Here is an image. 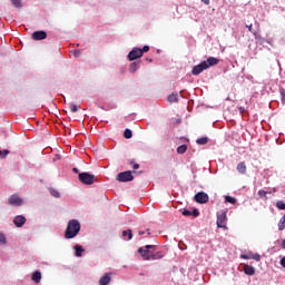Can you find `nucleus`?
Instances as JSON below:
<instances>
[{
	"mask_svg": "<svg viewBox=\"0 0 285 285\" xmlns=\"http://www.w3.org/2000/svg\"><path fill=\"white\" fill-rule=\"evenodd\" d=\"M217 63H219L218 58L209 57V58H207V60L202 61L200 63L194 66V68L191 70V75L197 77V76L202 75V72H204V70H208V68H213V66H217Z\"/></svg>",
	"mask_w": 285,
	"mask_h": 285,
	"instance_id": "nucleus-1",
	"label": "nucleus"
},
{
	"mask_svg": "<svg viewBox=\"0 0 285 285\" xmlns=\"http://www.w3.org/2000/svg\"><path fill=\"white\" fill-rule=\"evenodd\" d=\"M79 230H81V223L77 219L69 220L65 230V238L75 239V236L79 235Z\"/></svg>",
	"mask_w": 285,
	"mask_h": 285,
	"instance_id": "nucleus-2",
	"label": "nucleus"
},
{
	"mask_svg": "<svg viewBox=\"0 0 285 285\" xmlns=\"http://www.w3.org/2000/svg\"><path fill=\"white\" fill-rule=\"evenodd\" d=\"M157 250V246L155 245H147L145 247H140L138 253H140L142 259L150 261L154 253Z\"/></svg>",
	"mask_w": 285,
	"mask_h": 285,
	"instance_id": "nucleus-3",
	"label": "nucleus"
},
{
	"mask_svg": "<svg viewBox=\"0 0 285 285\" xmlns=\"http://www.w3.org/2000/svg\"><path fill=\"white\" fill-rule=\"evenodd\" d=\"M227 219H228V217H227V212L226 210L218 212L217 213V220H216L217 228H224V230H228V226H226Z\"/></svg>",
	"mask_w": 285,
	"mask_h": 285,
	"instance_id": "nucleus-4",
	"label": "nucleus"
},
{
	"mask_svg": "<svg viewBox=\"0 0 285 285\" xmlns=\"http://www.w3.org/2000/svg\"><path fill=\"white\" fill-rule=\"evenodd\" d=\"M79 181L85 186H92L95 184V175L89 173H80L78 175Z\"/></svg>",
	"mask_w": 285,
	"mask_h": 285,
	"instance_id": "nucleus-5",
	"label": "nucleus"
},
{
	"mask_svg": "<svg viewBox=\"0 0 285 285\" xmlns=\"http://www.w3.org/2000/svg\"><path fill=\"white\" fill-rule=\"evenodd\" d=\"M132 179H135V176H132V171L128 170V171H121L116 176V181H132Z\"/></svg>",
	"mask_w": 285,
	"mask_h": 285,
	"instance_id": "nucleus-6",
	"label": "nucleus"
},
{
	"mask_svg": "<svg viewBox=\"0 0 285 285\" xmlns=\"http://www.w3.org/2000/svg\"><path fill=\"white\" fill-rule=\"evenodd\" d=\"M210 197L205 191H198L194 196L196 204H208Z\"/></svg>",
	"mask_w": 285,
	"mask_h": 285,
	"instance_id": "nucleus-7",
	"label": "nucleus"
},
{
	"mask_svg": "<svg viewBox=\"0 0 285 285\" xmlns=\"http://www.w3.org/2000/svg\"><path fill=\"white\" fill-rule=\"evenodd\" d=\"M127 57H128L129 61H135L136 59H141V57H144V56H142L141 49L135 47L130 50V52L128 53Z\"/></svg>",
	"mask_w": 285,
	"mask_h": 285,
	"instance_id": "nucleus-8",
	"label": "nucleus"
},
{
	"mask_svg": "<svg viewBox=\"0 0 285 285\" xmlns=\"http://www.w3.org/2000/svg\"><path fill=\"white\" fill-rule=\"evenodd\" d=\"M9 206H22L23 198H20L18 194H13L8 198Z\"/></svg>",
	"mask_w": 285,
	"mask_h": 285,
	"instance_id": "nucleus-9",
	"label": "nucleus"
},
{
	"mask_svg": "<svg viewBox=\"0 0 285 285\" xmlns=\"http://www.w3.org/2000/svg\"><path fill=\"white\" fill-rule=\"evenodd\" d=\"M31 38L33 41H43V39H48V33L46 31H36L32 33Z\"/></svg>",
	"mask_w": 285,
	"mask_h": 285,
	"instance_id": "nucleus-10",
	"label": "nucleus"
},
{
	"mask_svg": "<svg viewBox=\"0 0 285 285\" xmlns=\"http://www.w3.org/2000/svg\"><path fill=\"white\" fill-rule=\"evenodd\" d=\"M27 219L23 215H18L13 219V224L17 228H22V226L26 224Z\"/></svg>",
	"mask_w": 285,
	"mask_h": 285,
	"instance_id": "nucleus-11",
	"label": "nucleus"
},
{
	"mask_svg": "<svg viewBox=\"0 0 285 285\" xmlns=\"http://www.w3.org/2000/svg\"><path fill=\"white\" fill-rule=\"evenodd\" d=\"M184 217H194L196 218L199 215V209L194 208V209H184L183 210Z\"/></svg>",
	"mask_w": 285,
	"mask_h": 285,
	"instance_id": "nucleus-12",
	"label": "nucleus"
},
{
	"mask_svg": "<svg viewBox=\"0 0 285 285\" xmlns=\"http://www.w3.org/2000/svg\"><path fill=\"white\" fill-rule=\"evenodd\" d=\"M112 274L110 273H106L104 276L100 277L98 284L99 285H108L110 284L111 279H112Z\"/></svg>",
	"mask_w": 285,
	"mask_h": 285,
	"instance_id": "nucleus-13",
	"label": "nucleus"
},
{
	"mask_svg": "<svg viewBox=\"0 0 285 285\" xmlns=\"http://www.w3.org/2000/svg\"><path fill=\"white\" fill-rule=\"evenodd\" d=\"M32 282H35V284H39L41 282V272L36 271L32 276H31Z\"/></svg>",
	"mask_w": 285,
	"mask_h": 285,
	"instance_id": "nucleus-14",
	"label": "nucleus"
},
{
	"mask_svg": "<svg viewBox=\"0 0 285 285\" xmlns=\"http://www.w3.org/2000/svg\"><path fill=\"white\" fill-rule=\"evenodd\" d=\"M244 273L245 275H255V267L250 265H245Z\"/></svg>",
	"mask_w": 285,
	"mask_h": 285,
	"instance_id": "nucleus-15",
	"label": "nucleus"
},
{
	"mask_svg": "<svg viewBox=\"0 0 285 285\" xmlns=\"http://www.w3.org/2000/svg\"><path fill=\"white\" fill-rule=\"evenodd\" d=\"M167 101L169 104H177V101H179V99L177 98V94H171L167 97Z\"/></svg>",
	"mask_w": 285,
	"mask_h": 285,
	"instance_id": "nucleus-16",
	"label": "nucleus"
},
{
	"mask_svg": "<svg viewBox=\"0 0 285 285\" xmlns=\"http://www.w3.org/2000/svg\"><path fill=\"white\" fill-rule=\"evenodd\" d=\"M196 144L198 146H206V144H208V137H200L196 140Z\"/></svg>",
	"mask_w": 285,
	"mask_h": 285,
	"instance_id": "nucleus-17",
	"label": "nucleus"
},
{
	"mask_svg": "<svg viewBox=\"0 0 285 285\" xmlns=\"http://www.w3.org/2000/svg\"><path fill=\"white\" fill-rule=\"evenodd\" d=\"M237 170H238V173H240V175L246 174V164L239 163V164L237 165Z\"/></svg>",
	"mask_w": 285,
	"mask_h": 285,
	"instance_id": "nucleus-18",
	"label": "nucleus"
},
{
	"mask_svg": "<svg viewBox=\"0 0 285 285\" xmlns=\"http://www.w3.org/2000/svg\"><path fill=\"white\" fill-rule=\"evenodd\" d=\"M225 202L226 204H237V198L233 197V196H225Z\"/></svg>",
	"mask_w": 285,
	"mask_h": 285,
	"instance_id": "nucleus-19",
	"label": "nucleus"
},
{
	"mask_svg": "<svg viewBox=\"0 0 285 285\" xmlns=\"http://www.w3.org/2000/svg\"><path fill=\"white\" fill-rule=\"evenodd\" d=\"M138 69H139V62H132L129 66V72H137Z\"/></svg>",
	"mask_w": 285,
	"mask_h": 285,
	"instance_id": "nucleus-20",
	"label": "nucleus"
},
{
	"mask_svg": "<svg viewBox=\"0 0 285 285\" xmlns=\"http://www.w3.org/2000/svg\"><path fill=\"white\" fill-rule=\"evenodd\" d=\"M122 237H124V239H126V237H128V239H132V229L124 230Z\"/></svg>",
	"mask_w": 285,
	"mask_h": 285,
	"instance_id": "nucleus-21",
	"label": "nucleus"
},
{
	"mask_svg": "<svg viewBox=\"0 0 285 285\" xmlns=\"http://www.w3.org/2000/svg\"><path fill=\"white\" fill-rule=\"evenodd\" d=\"M285 229V215L278 222V230Z\"/></svg>",
	"mask_w": 285,
	"mask_h": 285,
	"instance_id": "nucleus-22",
	"label": "nucleus"
},
{
	"mask_svg": "<svg viewBox=\"0 0 285 285\" xmlns=\"http://www.w3.org/2000/svg\"><path fill=\"white\" fill-rule=\"evenodd\" d=\"M10 155V150L8 149H0V159H6V157H8Z\"/></svg>",
	"mask_w": 285,
	"mask_h": 285,
	"instance_id": "nucleus-23",
	"label": "nucleus"
},
{
	"mask_svg": "<svg viewBox=\"0 0 285 285\" xmlns=\"http://www.w3.org/2000/svg\"><path fill=\"white\" fill-rule=\"evenodd\" d=\"M83 253V247H81L80 245L76 246V257H81Z\"/></svg>",
	"mask_w": 285,
	"mask_h": 285,
	"instance_id": "nucleus-24",
	"label": "nucleus"
},
{
	"mask_svg": "<svg viewBox=\"0 0 285 285\" xmlns=\"http://www.w3.org/2000/svg\"><path fill=\"white\" fill-rule=\"evenodd\" d=\"M125 139H132V130L126 129L124 132Z\"/></svg>",
	"mask_w": 285,
	"mask_h": 285,
	"instance_id": "nucleus-25",
	"label": "nucleus"
},
{
	"mask_svg": "<svg viewBox=\"0 0 285 285\" xmlns=\"http://www.w3.org/2000/svg\"><path fill=\"white\" fill-rule=\"evenodd\" d=\"M276 208H278V210H285V203H284V200H278L276 203Z\"/></svg>",
	"mask_w": 285,
	"mask_h": 285,
	"instance_id": "nucleus-26",
	"label": "nucleus"
},
{
	"mask_svg": "<svg viewBox=\"0 0 285 285\" xmlns=\"http://www.w3.org/2000/svg\"><path fill=\"white\" fill-rule=\"evenodd\" d=\"M12 6H14V8H22V3L21 0H10Z\"/></svg>",
	"mask_w": 285,
	"mask_h": 285,
	"instance_id": "nucleus-27",
	"label": "nucleus"
},
{
	"mask_svg": "<svg viewBox=\"0 0 285 285\" xmlns=\"http://www.w3.org/2000/svg\"><path fill=\"white\" fill-rule=\"evenodd\" d=\"M69 110H70L71 112H78L79 106H77V105H75V104H70V105H69Z\"/></svg>",
	"mask_w": 285,
	"mask_h": 285,
	"instance_id": "nucleus-28",
	"label": "nucleus"
},
{
	"mask_svg": "<svg viewBox=\"0 0 285 285\" xmlns=\"http://www.w3.org/2000/svg\"><path fill=\"white\" fill-rule=\"evenodd\" d=\"M188 150V145H180L179 146V155H184Z\"/></svg>",
	"mask_w": 285,
	"mask_h": 285,
	"instance_id": "nucleus-29",
	"label": "nucleus"
},
{
	"mask_svg": "<svg viewBox=\"0 0 285 285\" xmlns=\"http://www.w3.org/2000/svg\"><path fill=\"white\" fill-rule=\"evenodd\" d=\"M179 124V118H171L169 120V126H177Z\"/></svg>",
	"mask_w": 285,
	"mask_h": 285,
	"instance_id": "nucleus-30",
	"label": "nucleus"
},
{
	"mask_svg": "<svg viewBox=\"0 0 285 285\" xmlns=\"http://www.w3.org/2000/svg\"><path fill=\"white\" fill-rule=\"evenodd\" d=\"M266 195H268V193L264 189H259L258 190V197H261L262 199H264V197H266Z\"/></svg>",
	"mask_w": 285,
	"mask_h": 285,
	"instance_id": "nucleus-31",
	"label": "nucleus"
},
{
	"mask_svg": "<svg viewBox=\"0 0 285 285\" xmlns=\"http://www.w3.org/2000/svg\"><path fill=\"white\" fill-rule=\"evenodd\" d=\"M161 254L159 252L155 253L151 255V259H161Z\"/></svg>",
	"mask_w": 285,
	"mask_h": 285,
	"instance_id": "nucleus-32",
	"label": "nucleus"
},
{
	"mask_svg": "<svg viewBox=\"0 0 285 285\" xmlns=\"http://www.w3.org/2000/svg\"><path fill=\"white\" fill-rule=\"evenodd\" d=\"M252 259H254L255 262H259L262 259V256L259 254L252 253Z\"/></svg>",
	"mask_w": 285,
	"mask_h": 285,
	"instance_id": "nucleus-33",
	"label": "nucleus"
},
{
	"mask_svg": "<svg viewBox=\"0 0 285 285\" xmlns=\"http://www.w3.org/2000/svg\"><path fill=\"white\" fill-rule=\"evenodd\" d=\"M52 197L59 198L61 195L57 191V189H52L51 191Z\"/></svg>",
	"mask_w": 285,
	"mask_h": 285,
	"instance_id": "nucleus-34",
	"label": "nucleus"
},
{
	"mask_svg": "<svg viewBox=\"0 0 285 285\" xmlns=\"http://www.w3.org/2000/svg\"><path fill=\"white\" fill-rule=\"evenodd\" d=\"M0 244H7L6 235L3 233H0Z\"/></svg>",
	"mask_w": 285,
	"mask_h": 285,
	"instance_id": "nucleus-35",
	"label": "nucleus"
},
{
	"mask_svg": "<svg viewBox=\"0 0 285 285\" xmlns=\"http://www.w3.org/2000/svg\"><path fill=\"white\" fill-rule=\"evenodd\" d=\"M243 259H253L252 253L242 255Z\"/></svg>",
	"mask_w": 285,
	"mask_h": 285,
	"instance_id": "nucleus-36",
	"label": "nucleus"
},
{
	"mask_svg": "<svg viewBox=\"0 0 285 285\" xmlns=\"http://www.w3.org/2000/svg\"><path fill=\"white\" fill-rule=\"evenodd\" d=\"M150 50L149 46H144V48L141 49V52L144 55V52H148Z\"/></svg>",
	"mask_w": 285,
	"mask_h": 285,
	"instance_id": "nucleus-37",
	"label": "nucleus"
},
{
	"mask_svg": "<svg viewBox=\"0 0 285 285\" xmlns=\"http://www.w3.org/2000/svg\"><path fill=\"white\" fill-rule=\"evenodd\" d=\"M246 28L248 29L249 32L255 35V30H253V24H248V26H246Z\"/></svg>",
	"mask_w": 285,
	"mask_h": 285,
	"instance_id": "nucleus-38",
	"label": "nucleus"
},
{
	"mask_svg": "<svg viewBox=\"0 0 285 285\" xmlns=\"http://www.w3.org/2000/svg\"><path fill=\"white\" fill-rule=\"evenodd\" d=\"M238 110H239L240 115H244L246 112V108H244V107H239Z\"/></svg>",
	"mask_w": 285,
	"mask_h": 285,
	"instance_id": "nucleus-39",
	"label": "nucleus"
},
{
	"mask_svg": "<svg viewBox=\"0 0 285 285\" xmlns=\"http://www.w3.org/2000/svg\"><path fill=\"white\" fill-rule=\"evenodd\" d=\"M281 266L285 268V256L281 259Z\"/></svg>",
	"mask_w": 285,
	"mask_h": 285,
	"instance_id": "nucleus-40",
	"label": "nucleus"
},
{
	"mask_svg": "<svg viewBox=\"0 0 285 285\" xmlns=\"http://www.w3.org/2000/svg\"><path fill=\"white\" fill-rule=\"evenodd\" d=\"M203 3H205V6H209L210 0H202Z\"/></svg>",
	"mask_w": 285,
	"mask_h": 285,
	"instance_id": "nucleus-41",
	"label": "nucleus"
},
{
	"mask_svg": "<svg viewBox=\"0 0 285 285\" xmlns=\"http://www.w3.org/2000/svg\"><path fill=\"white\" fill-rule=\"evenodd\" d=\"M72 173L79 174V168L73 167V168H72Z\"/></svg>",
	"mask_w": 285,
	"mask_h": 285,
	"instance_id": "nucleus-42",
	"label": "nucleus"
},
{
	"mask_svg": "<svg viewBox=\"0 0 285 285\" xmlns=\"http://www.w3.org/2000/svg\"><path fill=\"white\" fill-rule=\"evenodd\" d=\"M134 170H138V168H139V164H134Z\"/></svg>",
	"mask_w": 285,
	"mask_h": 285,
	"instance_id": "nucleus-43",
	"label": "nucleus"
},
{
	"mask_svg": "<svg viewBox=\"0 0 285 285\" xmlns=\"http://www.w3.org/2000/svg\"><path fill=\"white\" fill-rule=\"evenodd\" d=\"M79 55H81V51L79 50L75 51V57H79Z\"/></svg>",
	"mask_w": 285,
	"mask_h": 285,
	"instance_id": "nucleus-44",
	"label": "nucleus"
},
{
	"mask_svg": "<svg viewBox=\"0 0 285 285\" xmlns=\"http://www.w3.org/2000/svg\"><path fill=\"white\" fill-rule=\"evenodd\" d=\"M138 235H146V232H144V230H140V232H138Z\"/></svg>",
	"mask_w": 285,
	"mask_h": 285,
	"instance_id": "nucleus-45",
	"label": "nucleus"
},
{
	"mask_svg": "<svg viewBox=\"0 0 285 285\" xmlns=\"http://www.w3.org/2000/svg\"><path fill=\"white\" fill-rule=\"evenodd\" d=\"M128 163H129L130 165H132V164H135V160H128Z\"/></svg>",
	"mask_w": 285,
	"mask_h": 285,
	"instance_id": "nucleus-46",
	"label": "nucleus"
},
{
	"mask_svg": "<svg viewBox=\"0 0 285 285\" xmlns=\"http://www.w3.org/2000/svg\"><path fill=\"white\" fill-rule=\"evenodd\" d=\"M180 97H184V91H180Z\"/></svg>",
	"mask_w": 285,
	"mask_h": 285,
	"instance_id": "nucleus-47",
	"label": "nucleus"
},
{
	"mask_svg": "<svg viewBox=\"0 0 285 285\" xmlns=\"http://www.w3.org/2000/svg\"><path fill=\"white\" fill-rule=\"evenodd\" d=\"M176 153H179V147H177Z\"/></svg>",
	"mask_w": 285,
	"mask_h": 285,
	"instance_id": "nucleus-48",
	"label": "nucleus"
},
{
	"mask_svg": "<svg viewBox=\"0 0 285 285\" xmlns=\"http://www.w3.org/2000/svg\"><path fill=\"white\" fill-rule=\"evenodd\" d=\"M148 235H150V229H147Z\"/></svg>",
	"mask_w": 285,
	"mask_h": 285,
	"instance_id": "nucleus-49",
	"label": "nucleus"
},
{
	"mask_svg": "<svg viewBox=\"0 0 285 285\" xmlns=\"http://www.w3.org/2000/svg\"><path fill=\"white\" fill-rule=\"evenodd\" d=\"M147 61H153V59H148V58H147Z\"/></svg>",
	"mask_w": 285,
	"mask_h": 285,
	"instance_id": "nucleus-50",
	"label": "nucleus"
}]
</instances>
